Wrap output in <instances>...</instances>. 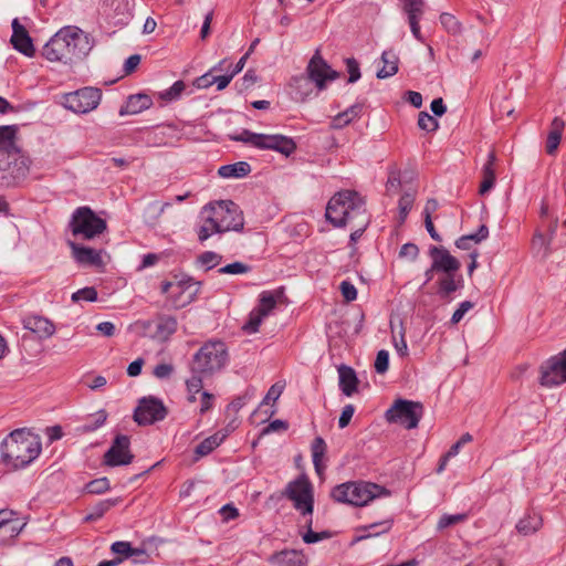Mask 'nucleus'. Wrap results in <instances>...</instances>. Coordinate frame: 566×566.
<instances>
[{
	"label": "nucleus",
	"instance_id": "f257e3e1",
	"mask_svg": "<svg viewBox=\"0 0 566 566\" xmlns=\"http://www.w3.org/2000/svg\"><path fill=\"white\" fill-rule=\"evenodd\" d=\"M90 33L76 25L61 28L42 48V56L66 66L83 61L94 48Z\"/></svg>",
	"mask_w": 566,
	"mask_h": 566
},
{
	"label": "nucleus",
	"instance_id": "f03ea898",
	"mask_svg": "<svg viewBox=\"0 0 566 566\" xmlns=\"http://www.w3.org/2000/svg\"><path fill=\"white\" fill-rule=\"evenodd\" d=\"M326 219L334 227L352 226L350 242L355 243L369 224L365 199L354 190H343L334 195L326 207Z\"/></svg>",
	"mask_w": 566,
	"mask_h": 566
},
{
	"label": "nucleus",
	"instance_id": "7ed1b4c3",
	"mask_svg": "<svg viewBox=\"0 0 566 566\" xmlns=\"http://www.w3.org/2000/svg\"><path fill=\"white\" fill-rule=\"evenodd\" d=\"M1 462L8 470L29 465L41 453L40 437L28 429H15L1 443Z\"/></svg>",
	"mask_w": 566,
	"mask_h": 566
},
{
	"label": "nucleus",
	"instance_id": "20e7f679",
	"mask_svg": "<svg viewBox=\"0 0 566 566\" xmlns=\"http://www.w3.org/2000/svg\"><path fill=\"white\" fill-rule=\"evenodd\" d=\"M390 491L379 484L367 481H350L333 488L331 497L339 503L355 506L367 505L377 497H387Z\"/></svg>",
	"mask_w": 566,
	"mask_h": 566
},
{
	"label": "nucleus",
	"instance_id": "39448f33",
	"mask_svg": "<svg viewBox=\"0 0 566 566\" xmlns=\"http://www.w3.org/2000/svg\"><path fill=\"white\" fill-rule=\"evenodd\" d=\"M203 209L205 213L209 214L208 221L214 222L220 233L243 230V213L233 201L221 200L210 202Z\"/></svg>",
	"mask_w": 566,
	"mask_h": 566
},
{
	"label": "nucleus",
	"instance_id": "423d86ee",
	"mask_svg": "<svg viewBox=\"0 0 566 566\" xmlns=\"http://www.w3.org/2000/svg\"><path fill=\"white\" fill-rule=\"evenodd\" d=\"M228 361V350L223 342L210 340L195 354L191 373L212 375L221 370Z\"/></svg>",
	"mask_w": 566,
	"mask_h": 566
},
{
	"label": "nucleus",
	"instance_id": "0eeeda50",
	"mask_svg": "<svg viewBox=\"0 0 566 566\" xmlns=\"http://www.w3.org/2000/svg\"><path fill=\"white\" fill-rule=\"evenodd\" d=\"M232 140L250 144L259 149H269L277 151L284 156H290L296 149L295 142L287 136L274 134H256L243 129L240 134L230 136Z\"/></svg>",
	"mask_w": 566,
	"mask_h": 566
},
{
	"label": "nucleus",
	"instance_id": "6e6552de",
	"mask_svg": "<svg viewBox=\"0 0 566 566\" xmlns=\"http://www.w3.org/2000/svg\"><path fill=\"white\" fill-rule=\"evenodd\" d=\"M69 228L74 237L91 240L102 234L107 229V223L90 207L83 206L72 213Z\"/></svg>",
	"mask_w": 566,
	"mask_h": 566
},
{
	"label": "nucleus",
	"instance_id": "1a4fd4ad",
	"mask_svg": "<svg viewBox=\"0 0 566 566\" xmlns=\"http://www.w3.org/2000/svg\"><path fill=\"white\" fill-rule=\"evenodd\" d=\"M177 319L169 315H158L154 319L137 321L130 325L133 332L157 342H166L177 331Z\"/></svg>",
	"mask_w": 566,
	"mask_h": 566
},
{
	"label": "nucleus",
	"instance_id": "9d476101",
	"mask_svg": "<svg viewBox=\"0 0 566 566\" xmlns=\"http://www.w3.org/2000/svg\"><path fill=\"white\" fill-rule=\"evenodd\" d=\"M423 415V406L420 402L407 399H397L386 411V420L391 423H400L406 429H415Z\"/></svg>",
	"mask_w": 566,
	"mask_h": 566
},
{
	"label": "nucleus",
	"instance_id": "9b49d317",
	"mask_svg": "<svg viewBox=\"0 0 566 566\" xmlns=\"http://www.w3.org/2000/svg\"><path fill=\"white\" fill-rule=\"evenodd\" d=\"M31 159L23 155L11 154L6 160H0V187H14L24 180L29 174Z\"/></svg>",
	"mask_w": 566,
	"mask_h": 566
},
{
	"label": "nucleus",
	"instance_id": "f8f14e48",
	"mask_svg": "<svg viewBox=\"0 0 566 566\" xmlns=\"http://www.w3.org/2000/svg\"><path fill=\"white\" fill-rule=\"evenodd\" d=\"M284 496L293 502L294 507L302 515H312L314 509L313 486L305 475L291 481L285 488Z\"/></svg>",
	"mask_w": 566,
	"mask_h": 566
},
{
	"label": "nucleus",
	"instance_id": "ddd939ff",
	"mask_svg": "<svg viewBox=\"0 0 566 566\" xmlns=\"http://www.w3.org/2000/svg\"><path fill=\"white\" fill-rule=\"evenodd\" d=\"M200 290V283L192 280L177 282L165 281L161 283V293L167 294L175 308H182L192 303Z\"/></svg>",
	"mask_w": 566,
	"mask_h": 566
},
{
	"label": "nucleus",
	"instance_id": "4468645a",
	"mask_svg": "<svg viewBox=\"0 0 566 566\" xmlns=\"http://www.w3.org/2000/svg\"><path fill=\"white\" fill-rule=\"evenodd\" d=\"M102 98V92L95 87H83L63 96L65 108L76 113L86 114L95 109Z\"/></svg>",
	"mask_w": 566,
	"mask_h": 566
},
{
	"label": "nucleus",
	"instance_id": "2eb2a0df",
	"mask_svg": "<svg viewBox=\"0 0 566 566\" xmlns=\"http://www.w3.org/2000/svg\"><path fill=\"white\" fill-rule=\"evenodd\" d=\"M539 375V384L544 387L551 388L566 382V349L543 361Z\"/></svg>",
	"mask_w": 566,
	"mask_h": 566
},
{
	"label": "nucleus",
	"instance_id": "dca6fc26",
	"mask_svg": "<svg viewBox=\"0 0 566 566\" xmlns=\"http://www.w3.org/2000/svg\"><path fill=\"white\" fill-rule=\"evenodd\" d=\"M167 416V409L163 401L156 397H144L138 401L134 412V420L140 426L153 424L161 421Z\"/></svg>",
	"mask_w": 566,
	"mask_h": 566
},
{
	"label": "nucleus",
	"instance_id": "f3484780",
	"mask_svg": "<svg viewBox=\"0 0 566 566\" xmlns=\"http://www.w3.org/2000/svg\"><path fill=\"white\" fill-rule=\"evenodd\" d=\"M306 74L319 91L326 88L328 81H334L339 76L338 72L334 71L323 59L319 49L311 57L306 66Z\"/></svg>",
	"mask_w": 566,
	"mask_h": 566
},
{
	"label": "nucleus",
	"instance_id": "a211bd4d",
	"mask_svg": "<svg viewBox=\"0 0 566 566\" xmlns=\"http://www.w3.org/2000/svg\"><path fill=\"white\" fill-rule=\"evenodd\" d=\"M129 446L130 440L127 436H116L111 448L104 454V463L108 467H119L132 463L134 455L129 450Z\"/></svg>",
	"mask_w": 566,
	"mask_h": 566
},
{
	"label": "nucleus",
	"instance_id": "6ab92c4d",
	"mask_svg": "<svg viewBox=\"0 0 566 566\" xmlns=\"http://www.w3.org/2000/svg\"><path fill=\"white\" fill-rule=\"evenodd\" d=\"M11 27L12 35L10 42L13 48L28 57L34 56L35 48L33 45V41L27 29L20 23L19 19H13Z\"/></svg>",
	"mask_w": 566,
	"mask_h": 566
},
{
	"label": "nucleus",
	"instance_id": "aec40b11",
	"mask_svg": "<svg viewBox=\"0 0 566 566\" xmlns=\"http://www.w3.org/2000/svg\"><path fill=\"white\" fill-rule=\"evenodd\" d=\"M429 254L432 259L433 269H437V272H442L443 274L458 273L461 268L460 261L444 248L432 247Z\"/></svg>",
	"mask_w": 566,
	"mask_h": 566
},
{
	"label": "nucleus",
	"instance_id": "412c9836",
	"mask_svg": "<svg viewBox=\"0 0 566 566\" xmlns=\"http://www.w3.org/2000/svg\"><path fill=\"white\" fill-rule=\"evenodd\" d=\"M24 329L34 334L39 339H46L55 332L54 324L40 315H29L22 319Z\"/></svg>",
	"mask_w": 566,
	"mask_h": 566
},
{
	"label": "nucleus",
	"instance_id": "4be33fe9",
	"mask_svg": "<svg viewBox=\"0 0 566 566\" xmlns=\"http://www.w3.org/2000/svg\"><path fill=\"white\" fill-rule=\"evenodd\" d=\"M72 255L82 265L102 266L104 264L102 250L92 249L75 242H69Z\"/></svg>",
	"mask_w": 566,
	"mask_h": 566
},
{
	"label": "nucleus",
	"instance_id": "5701e85b",
	"mask_svg": "<svg viewBox=\"0 0 566 566\" xmlns=\"http://www.w3.org/2000/svg\"><path fill=\"white\" fill-rule=\"evenodd\" d=\"M268 562L272 566H305L307 564V557L302 551L283 549L272 554L268 558Z\"/></svg>",
	"mask_w": 566,
	"mask_h": 566
},
{
	"label": "nucleus",
	"instance_id": "b1692460",
	"mask_svg": "<svg viewBox=\"0 0 566 566\" xmlns=\"http://www.w3.org/2000/svg\"><path fill=\"white\" fill-rule=\"evenodd\" d=\"M564 129L565 122L560 117H555L551 123L549 132L547 134L545 144V150L549 156L556 154L562 140Z\"/></svg>",
	"mask_w": 566,
	"mask_h": 566
},
{
	"label": "nucleus",
	"instance_id": "393cba45",
	"mask_svg": "<svg viewBox=\"0 0 566 566\" xmlns=\"http://www.w3.org/2000/svg\"><path fill=\"white\" fill-rule=\"evenodd\" d=\"M17 125L0 126V151L11 154H19L20 148L17 146Z\"/></svg>",
	"mask_w": 566,
	"mask_h": 566
},
{
	"label": "nucleus",
	"instance_id": "a878e982",
	"mask_svg": "<svg viewBox=\"0 0 566 566\" xmlns=\"http://www.w3.org/2000/svg\"><path fill=\"white\" fill-rule=\"evenodd\" d=\"M438 294L441 298H450V295L463 286V277L457 273L443 274L437 282Z\"/></svg>",
	"mask_w": 566,
	"mask_h": 566
},
{
	"label": "nucleus",
	"instance_id": "bb28decb",
	"mask_svg": "<svg viewBox=\"0 0 566 566\" xmlns=\"http://www.w3.org/2000/svg\"><path fill=\"white\" fill-rule=\"evenodd\" d=\"M339 387L347 397L353 396L357 391L358 378L355 370L346 365L338 367Z\"/></svg>",
	"mask_w": 566,
	"mask_h": 566
},
{
	"label": "nucleus",
	"instance_id": "cd10ccee",
	"mask_svg": "<svg viewBox=\"0 0 566 566\" xmlns=\"http://www.w3.org/2000/svg\"><path fill=\"white\" fill-rule=\"evenodd\" d=\"M151 97L147 94H135L127 98L126 105L119 111L120 115L124 114H138L145 109L151 107Z\"/></svg>",
	"mask_w": 566,
	"mask_h": 566
},
{
	"label": "nucleus",
	"instance_id": "c85d7f7f",
	"mask_svg": "<svg viewBox=\"0 0 566 566\" xmlns=\"http://www.w3.org/2000/svg\"><path fill=\"white\" fill-rule=\"evenodd\" d=\"M391 527L392 520H384L381 522L365 525L357 531L359 534L355 537L354 542H360L379 536L380 534L389 532Z\"/></svg>",
	"mask_w": 566,
	"mask_h": 566
},
{
	"label": "nucleus",
	"instance_id": "c756f323",
	"mask_svg": "<svg viewBox=\"0 0 566 566\" xmlns=\"http://www.w3.org/2000/svg\"><path fill=\"white\" fill-rule=\"evenodd\" d=\"M495 161H496L495 153L490 151L488 155V160L484 164L483 169H482L483 178H482L480 189H479V192L482 196L485 195L486 192H489L495 184V171H494Z\"/></svg>",
	"mask_w": 566,
	"mask_h": 566
},
{
	"label": "nucleus",
	"instance_id": "7c9ffc66",
	"mask_svg": "<svg viewBox=\"0 0 566 566\" xmlns=\"http://www.w3.org/2000/svg\"><path fill=\"white\" fill-rule=\"evenodd\" d=\"M327 446L325 440L322 437H316L311 446L312 460L314 464L315 472L318 475L324 473L326 465L324 464V459L326 455Z\"/></svg>",
	"mask_w": 566,
	"mask_h": 566
},
{
	"label": "nucleus",
	"instance_id": "2f4dec72",
	"mask_svg": "<svg viewBox=\"0 0 566 566\" xmlns=\"http://www.w3.org/2000/svg\"><path fill=\"white\" fill-rule=\"evenodd\" d=\"M381 63L382 67L378 70L377 77L378 78H387L395 75L398 72V55L394 50H386L381 54Z\"/></svg>",
	"mask_w": 566,
	"mask_h": 566
},
{
	"label": "nucleus",
	"instance_id": "473e14b6",
	"mask_svg": "<svg viewBox=\"0 0 566 566\" xmlns=\"http://www.w3.org/2000/svg\"><path fill=\"white\" fill-rule=\"evenodd\" d=\"M363 105L354 104L344 112L337 114L333 117L331 122V127L333 129H342L345 126L349 125L355 118H358L361 114Z\"/></svg>",
	"mask_w": 566,
	"mask_h": 566
},
{
	"label": "nucleus",
	"instance_id": "72a5a7b5",
	"mask_svg": "<svg viewBox=\"0 0 566 566\" xmlns=\"http://www.w3.org/2000/svg\"><path fill=\"white\" fill-rule=\"evenodd\" d=\"M543 521L539 514L532 512L525 514L517 524L516 530L521 535L528 536L536 533L542 527Z\"/></svg>",
	"mask_w": 566,
	"mask_h": 566
},
{
	"label": "nucleus",
	"instance_id": "f704fd0d",
	"mask_svg": "<svg viewBox=\"0 0 566 566\" xmlns=\"http://www.w3.org/2000/svg\"><path fill=\"white\" fill-rule=\"evenodd\" d=\"M282 297H283V292L280 290L263 291L260 294L259 305H258L256 310L266 317L275 308L277 302Z\"/></svg>",
	"mask_w": 566,
	"mask_h": 566
},
{
	"label": "nucleus",
	"instance_id": "c9c22d12",
	"mask_svg": "<svg viewBox=\"0 0 566 566\" xmlns=\"http://www.w3.org/2000/svg\"><path fill=\"white\" fill-rule=\"evenodd\" d=\"M228 437L227 430H220L214 434L206 438L196 447V454L199 457L208 455L212 452L217 447H219L223 440Z\"/></svg>",
	"mask_w": 566,
	"mask_h": 566
},
{
	"label": "nucleus",
	"instance_id": "e433bc0d",
	"mask_svg": "<svg viewBox=\"0 0 566 566\" xmlns=\"http://www.w3.org/2000/svg\"><path fill=\"white\" fill-rule=\"evenodd\" d=\"M251 171V167L247 161H238L230 165H223L219 168L218 174L222 178H242Z\"/></svg>",
	"mask_w": 566,
	"mask_h": 566
},
{
	"label": "nucleus",
	"instance_id": "4c0bfd02",
	"mask_svg": "<svg viewBox=\"0 0 566 566\" xmlns=\"http://www.w3.org/2000/svg\"><path fill=\"white\" fill-rule=\"evenodd\" d=\"M119 503V499H107L99 501L97 504H95L91 512L85 516L86 522H94L104 516V514L111 510L113 506L117 505Z\"/></svg>",
	"mask_w": 566,
	"mask_h": 566
},
{
	"label": "nucleus",
	"instance_id": "58836bf2",
	"mask_svg": "<svg viewBox=\"0 0 566 566\" xmlns=\"http://www.w3.org/2000/svg\"><path fill=\"white\" fill-rule=\"evenodd\" d=\"M111 551L114 554L119 555L120 558H123V559L127 558V557H130V556H137V555H140L144 558L147 557V553H146L145 549L133 548L130 543H128V542H122V541L115 542V543L112 544Z\"/></svg>",
	"mask_w": 566,
	"mask_h": 566
},
{
	"label": "nucleus",
	"instance_id": "ea45409f",
	"mask_svg": "<svg viewBox=\"0 0 566 566\" xmlns=\"http://www.w3.org/2000/svg\"><path fill=\"white\" fill-rule=\"evenodd\" d=\"M208 217L209 214H206L205 209L202 208L200 212V219L202 221V224L197 230L198 240L200 242L208 240L214 233H220V231L217 229L216 223L208 221Z\"/></svg>",
	"mask_w": 566,
	"mask_h": 566
},
{
	"label": "nucleus",
	"instance_id": "a19ab883",
	"mask_svg": "<svg viewBox=\"0 0 566 566\" xmlns=\"http://www.w3.org/2000/svg\"><path fill=\"white\" fill-rule=\"evenodd\" d=\"M170 206H171L170 202H164V203H160L158 201L150 202L146 207L145 212H144V218H145L146 222H148L150 224H155L157 222V220L159 219V217L164 213L166 208H168Z\"/></svg>",
	"mask_w": 566,
	"mask_h": 566
},
{
	"label": "nucleus",
	"instance_id": "79ce46f5",
	"mask_svg": "<svg viewBox=\"0 0 566 566\" xmlns=\"http://www.w3.org/2000/svg\"><path fill=\"white\" fill-rule=\"evenodd\" d=\"M186 88V84L182 81L175 82L171 87L159 92L158 96L166 103L177 101Z\"/></svg>",
	"mask_w": 566,
	"mask_h": 566
},
{
	"label": "nucleus",
	"instance_id": "37998d69",
	"mask_svg": "<svg viewBox=\"0 0 566 566\" xmlns=\"http://www.w3.org/2000/svg\"><path fill=\"white\" fill-rule=\"evenodd\" d=\"M402 10L408 15V18H421L424 12V2L423 0H401Z\"/></svg>",
	"mask_w": 566,
	"mask_h": 566
},
{
	"label": "nucleus",
	"instance_id": "c03bdc74",
	"mask_svg": "<svg viewBox=\"0 0 566 566\" xmlns=\"http://www.w3.org/2000/svg\"><path fill=\"white\" fill-rule=\"evenodd\" d=\"M440 22H441L442 27L446 29V31L450 34L457 35V34H460L462 31V24L451 13H447V12L442 13L440 15Z\"/></svg>",
	"mask_w": 566,
	"mask_h": 566
},
{
	"label": "nucleus",
	"instance_id": "a18cd8bd",
	"mask_svg": "<svg viewBox=\"0 0 566 566\" xmlns=\"http://www.w3.org/2000/svg\"><path fill=\"white\" fill-rule=\"evenodd\" d=\"M264 318L265 316L262 313H260L256 308H254L250 313L248 322L243 325V331L247 332L248 334L256 333Z\"/></svg>",
	"mask_w": 566,
	"mask_h": 566
},
{
	"label": "nucleus",
	"instance_id": "49530a36",
	"mask_svg": "<svg viewBox=\"0 0 566 566\" xmlns=\"http://www.w3.org/2000/svg\"><path fill=\"white\" fill-rule=\"evenodd\" d=\"M415 202V195L412 192H406L399 199V218L403 222L411 210Z\"/></svg>",
	"mask_w": 566,
	"mask_h": 566
},
{
	"label": "nucleus",
	"instance_id": "de8ad7c7",
	"mask_svg": "<svg viewBox=\"0 0 566 566\" xmlns=\"http://www.w3.org/2000/svg\"><path fill=\"white\" fill-rule=\"evenodd\" d=\"M418 126L426 132H434L438 129V120L427 112H420L418 117Z\"/></svg>",
	"mask_w": 566,
	"mask_h": 566
},
{
	"label": "nucleus",
	"instance_id": "09e8293b",
	"mask_svg": "<svg viewBox=\"0 0 566 566\" xmlns=\"http://www.w3.org/2000/svg\"><path fill=\"white\" fill-rule=\"evenodd\" d=\"M111 488L107 478H99L88 482L85 486L86 491L91 494H102Z\"/></svg>",
	"mask_w": 566,
	"mask_h": 566
},
{
	"label": "nucleus",
	"instance_id": "8fccbe9b",
	"mask_svg": "<svg viewBox=\"0 0 566 566\" xmlns=\"http://www.w3.org/2000/svg\"><path fill=\"white\" fill-rule=\"evenodd\" d=\"M96 300H97V291L95 290V287H92V286L81 289L72 294L73 302H78V301L94 302Z\"/></svg>",
	"mask_w": 566,
	"mask_h": 566
},
{
	"label": "nucleus",
	"instance_id": "3c124183",
	"mask_svg": "<svg viewBox=\"0 0 566 566\" xmlns=\"http://www.w3.org/2000/svg\"><path fill=\"white\" fill-rule=\"evenodd\" d=\"M250 271L251 268L242 262H233L218 270L220 274H245Z\"/></svg>",
	"mask_w": 566,
	"mask_h": 566
},
{
	"label": "nucleus",
	"instance_id": "603ef678",
	"mask_svg": "<svg viewBox=\"0 0 566 566\" xmlns=\"http://www.w3.org/2000/svg\"><path fill=\"white\" fill-rule=\"evenodd\" d=\"M467 517H468V515L464 513L463 514H444L440 517V520L438 522V528L439 530L447 528L451 525H454V524L465 521Z\"/></svg>",
	"mask_w": 566,
	"mask_h": 566
},
{
	"label": "nucleus",
	"instance_id": "864d4df0",
	"mask_svg": "<svg viewBox=\"0 0 566 566\" xmlns=\"http://www.w3.org/2000/svg\"><path fill=\"white\" fill-rule=\"evenodd\" d=\"M222 256L212 251H206L198 258V261L207 266V270H210L217 266L221 262Z\"/></svg>",
	"mask_w": 566,
	"mask_h": 566
},
{
	"label": "nucleus",
	"instance_id": "5fc2aeb1",
	"mask_svg": "<svg viewBox=\"0 0 566 566\" xmlns=\"http://www.w3.org/2000/svg\"><path fill=\"white\" fill-rule=\"evenodd\" d=\"M207 374L192 373V376L187 379L186 386L189 394H198L202 389V377Z\"/></svg>",
	"mask_w": 566,
	"mask_h": 566
},
{
	"label": "nucleus",
	"instance_id": "6e6d98bb",
	"mask_svg": "<svg viewBox=\"0 0 566 566\" xmlns=\"http://www.w3.org/2000/svg\"><path fill=\"white\" fill-rule=\"evenodd\" d=\"M389 367V353L381 349L377 353L375 360V369L378 374H385Z\"/></svg>",
	"mask_w": 566,
	"mask_h": 566
},
{
	"label": "nucleus",
	"instance_id": "4d7b16f0",
	"mask_svg": "<svg viewBox=\"0 0 566 566\" xmlns=\"http://www.w3.org/2000/svg\"><path fill=\"white\" fill-rule=\"evenodd\" d=\"M473 307L474 303H472L471 301L461 302L451 317V324H458L464 317V315Z\"/></svg>",
	"mask_w": 566,
	"mask_h": 566
},
{
	"label": "nucleus",
	"instance_id": "13d9d810",
	"mask_svg": "<svg viewBox=\"0 0 566 566\" xmlns=\"http://www.w3.org/2000/svg\"><path fill=\"white\" fill-rule=\"evenodd\" d=\"M329 536L331 534L327 531L316 533L313 530H307V532L302 535V538L306 544H314L322 539L328 538Z\"/></svg>",
	"mask_w": 566,
	"mask_h": 566
},
{
	"label": "nucleus",
	"instance_id": "bf43d9fd",
	"mask_svg": "<svg viewBox=\"0 0 566 566\" xmlns=\"http://www.w3.org/2000/svg\"><path fill=\"white\" fill-rule=\"evenodd\" d=\"M283 384L276 382L272 385L268 394L265 395L264 399L262 400L261 406L268 405L270 400L276 401L280 398L281 394L283 392Z\"/></svg>",
	"mask_w": 566,
	"mask_h": 566
},
{
	"label": "nucleus",
	"instance_id": "052dcab7",
	"mask_svg": "<svg viewBox=\"0 0 566 566\" xmlns=\"http://www.w3.org/2000/svg\"><path fill=\"white\" fill-rule=\"evenodd\" d=\"M419 255V249L413 243H406L401 247L399 251V256L408 259L410 261H415Z\"/></svg>",
	"mask_w": 566,
	"mask_h": 566
},
{
	"label": "nucleus",
	"instance_id": "680f3d73",
	"mask_svg": "<svg viewBox=\"0 0 566 566\" xmlns=\"http://www.w3.org/2000/svg\"><path fill=\"white\" fill-rule=\"evenodd\" d=\"M340 292H342V295L343 297L347 301V302H352V301H355L357 298V290L356 287L348 281H343L340 283Z\"/></svg>",
	"mask_w": 566,
	"mask_h": 566
},
{
	"label": "nucleus",
	"instance_id": "e2e57ef3",
	"mask_svg": "<svg viewBox=\"0 0 566 566\" xmlns=\"http://www.w3.org/2000/svg\"><path fill=\"white\" fill-rule=\"evenodd\" d=\"M354 412H355V407L353 405H350V403L346 405L343 408L340 417L338 419V427L340 429H344V428H346L349 424V422H350V420H352V418L354 416Z\"/></svg>",
	"mask_w": 566,
	"mask_h": 566
},
{
	"label": "nucleus",
	"instance_id": "0e129e2a",
	"mask_svg": "<svg viewBox=\"0 0 566 566\" xmlns=\"http://www.w3.org/2000/svg\"><path fill=\"white\" fill-rule=\"evenodd\" d=\"M346 65L349 73L348 82L355 83L360 78L359 64L355 59H347Z\"/></svg>",
	"mask_w": 566,
	"mask_h": 566
},
{
	"label": "nucleus",
	"instance_id": "69168bd1",
	"mask_svg": "<svg viewBox=\"0 0 566 566\" xmlns=\"http://www.w3.org/2000/svg\"><path fill=\"white\" fill-rule=\"evenodd\" d=\"M472 243H480L489 237V229L485 224H482L475 233L464 235Z\"/></svg>",
	"mask_w": 566,
	"mask_h": 566
},
{
	"label": "nucleus",
	"instance_id": "338daca9",
	"mask_svg": "<svg viewBox=\"0 0 566 566\" xmlns=\"http://www.w3.org/2000/svg\"><path fill=\"white\" fill-rule=\"evenodd\" d=\"M174 371V367L170 364H159L154 369V375L157 378H168Z\"/></svg>",
	"mask_w": 566,
	"mask_h": 566
},
{
	"label": "nucleus",
	"instance_id": "774afa93",
	"mask_svg": "<svg viewBox=\"0 0 566 566\" xmlns=\"http://www.w3.org/2000/svg\"><path fill=\"white\" fill-rule=\"evenodd\" d=\"M220 514L223 517V521L228 522L239 516L238 509L232 504H226L220 509Z\"/></svg>",
	"mask_w": 566,
	"mask_h": 566
}]
</instances>
